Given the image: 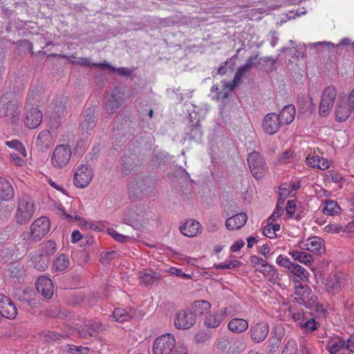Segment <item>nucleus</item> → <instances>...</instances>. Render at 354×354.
Returning a JSON list of instances; mask_svg holds the SVG:
<instances>
[{"mask_svg": "<svg viewBox=\"0 0 354 354\" xmlns=\"http://www.w3.org/2000/svg\"><path fill=\"white\" fill-rule=\"evenodd\" d=\"M283 125L290 124L295 117V108L292 104H288L283 107L278 115Z\"/></svg>", "mask_w": 354, "mask_h": 354, "instance_id": "obj_24", "label": "nucleus"}, {"mask_svg": "<svg viewBox=\"0 0 354 354\" xmlns=\"http://www.w3.org/2000/svg\"><path fill=\"white\" fill-rule=\"evenodd\" d=\"M241 263L237 260L230 261L228 263H223L218 265H216L215 267L216 269H232L238 266H239Z\"/></svg>", "mask_w": 354, "mask_h": 354, "instance_id": "obj_54", "label": "nucleus"}, {"mask_svg": "<svg viewBox=\"0 0 354 354\" xmlns=\"http://www.w3.org/2000/svg\"><path fill=\"white\" fill-rule=\"evenodd\" d=\"M41 112L35 107L28 109L25 114L24 124L29 129H35L42 121Z\"/></svg>", "mask_w": 354, "mask_h": 354, "instance_id": "obj_16", "label": "nucleus"}, {"mask_svg": "<svg viewBox=\"0 0 354 354\" xmlns=\"http://www.w3.org/2000/svg\"><path fill=\"white\" fill-rule=\"evenodd\" d=\"M319 162V156H308L306 159V162L309 167L317 168V165Z\"/></svg>", "mask_w": 354, "mask_h": 354, "instance_id": "obj_62", "label": "nucleus"}, {"mask_svg": "<svg viewBox=\"0 0 354 354\" xmlns=\"http://www.w3.org/2000/svg\"><path fill=\"white\" fill-rule=\"evenodd\" d=\"M282 125L280 117L275 113H268L262 122L264 132L270 136L276 133Z\"/></svg>", "mask_w": 354, "mask_h": 354, "instance_id": "obj_10", "label": "nucleus"}, {"mask_svg": "<svg viewBox=\"0 0 354 354\" xmlns=\"http://www.w3.org/2000/svg\"><path fill=\"white\" fill-rule=\"evenodd\" d=\"M295 207H296V201H288L287 202V205H286L287 214H288L290 216H292L295 212Z\"/></svg>", "mask_w": 354, "mask_h": 354, "instance_id": "obj_63", "label": "nucleus"}, {"mask_svg": "<svg viewBox=\"0 0 354 354\" xmlns=\"http://www.w3.org/2000/svg\"><path fill=\"white\" fill-rule=\"evenodd\" d=\"M290 271L295 276L300 278L302 281H308L309 273L308 272L298 264L294 263L292 268H290Z\"/></svg>", "mask_w": 354, "mask_h": 354, "instance_id": "obj_38", "label": "nucleus"}, {"mask_svg": "<svg viewBox=\"0 0 354 354\" xmlns=\"http://www.w3.org/2000/svg\"><path fill=\"white\" fill-rule=\"evenodd\" d=\"M247 220V214L244 212H241L227 218L225 225L229 230H236L241 229L245 224Z\"/></svg>", "mask_w": 354, "mask_h": 354, "instance_id": "obj_19", "label": "nucleus"}, {"mask_svg": "<svg viewBox=\"0 0 354 354\" xmlns=\"http://www.w3.org/2000/svg\"><path fill=\"white\" fill-rule=\"evenodd\" d=\"M49 261L48 255L41 254L35 259V266L38 270L44 271L48 268Z\"/></svg>", "mask_w": 354, "mask_h": 354, "instance_id": "obj_39", "label": "nucleus"}, {"mask_svg": "<svg viewBox=\"0 0 354 354\" xmlns=\"http://www.w3.org/2000/svg\"><path fill=\"white\" fill-rule=\"evenodd\" d=\"M72 150L69 145L62 144L56 146L51 155V164L55 169L64 168L70 161Z\"/></svg>", "mask_w": 354, "mask_h": 354, "instance_id": "obj_1", "label": "nucleus"}, {"mask_svg": "<svg viewBox=\"0 0 354 354\" xmlns=\"http://www.w3.org/2000/svg\"><path fill=\"white\" fill-rule=\"evenodd\" d=\"M341 212V208L337 203L333 200L326 201L324 203L323 212L327 215L333 216L339 214Z\"/></svg>", "mask_w": 354, "mask_h": 354, "instance_id": "obj_32", "label": "nucleus"}, {"mask_svg": "<svg viewBox=\"0 0 354 354\" xmlns=\"http://www.w3.org/2000/svg\"><path fill=\"white\" fill-rule=\"evenodd\" d=\"M247 160L252 176L257 180L261 179L268 169L264 158L260 153L252 151L248 154Z\"/></svg>", "mask_w": 354, "mask_h": 354, "instance_id": "obj_2", "label": "nucleus"}, {"mask_svg": "<svg viewBox=\"0 0 354 354\" xmlns=\"http://www.w3.org/2000/svg\"><path fill=\"white\" fill-rule=\"evenodd\" d=\"M106 329L100 322L97 320H88L83 326H80L77 329V333L82 338L88 339L91 337L96 336L99 333Z\"/></svg>", "mask_w": 354, "mask_h": 354, "instance_id": "obj_9", "label": "nucleus"}, {"mask_svg": "<svg viewBox=\"0 0 354 354\" xmlns=\"http://www.w3.org/2000/svg\"><path fill=\"white\" fill-rule=\"evenodd\" d=\"M284 201L281 198H278L276 208L272 215L269 217V221H276L277 218H279L283 212V206Z\"/></svg>", "mask_w": 354, "mask_h": 354, "instance_id": "obj_43", "label": "nucleus"}, {"mask_svg": "<svg viewBox=\"0 0 354 354\" xmlns=\"http://www.w3.org/2000/svg\"><path fill=\"white\" fill-rule=\"evenodd\" d=\"M223 320V318L221 315L219 313H213L209 315L205 318L204 323L207 328H214L219 326Z\"/></svg>", "mask_w": 354, "mask_h": 354, "instance_id": "obj_33", "label": "nucleus"}, {"mask_svg": "<svg viewBox=\"0 0 354 354\" xmlns=\"http://www.w3.org/2000/svg\"><path fill=\"white\" fill-rule=\"evenodd\" d=\"M257 270L263 273L264 275L270 274L272 277H277L278 273L277 270H275L274 267L268 264L263 266V268H257Z\"/></svg>", "mask_w": 354, "mask_h": 354, "instance_id": "obj_48", "label": "nucleus"}, {"mask_svg": "<svg viewBox=\"0 0 354 354\" xmlns=\"http://www.w3.org/2000/svg\"><path fill=\"white\" fill-rule=\"evenodd\" d=\"M180 232L188 237H194L201 232V224L193 219L186 221L180 227Z\"/></svg>", "mask_w": 354, "mask_h": 354, "instance_id": "obj_20", "label": "nucleus"}, {"mask_svg": "<svg viewBox=\"0 0 354 354\" xmlns=\"http://www.w3.org/2000/svg\"><path fill=\"white\" fill-rule=\"evenodd\" d=\"M344 284V277L340 274H330L326 279L325 287L328 292H338Z\"/></svg>", "mask_w": 354, "mask_h": 354, "instance_id": "obj_18", "label": "nucleus"}, {"mask_svg": "<svg viewBox=\"0 0 354 354\" xmlns=\"http://www.w3.org/2000/svg\"><path fill=\"white\" fill-rule=\"evenodd\" d=\"M68 97L64 95L57 96L53 101L50 119L55 120L58 123L68 113L66 104Z\"/></svg>", "mask_w": 354, "mask_h": 354, "instance_id": "obj_8", "label": "nucleus"}, {"mask_svg": "<svg viewBox=\"0 0 354 354\" xmlns=\"http://www.w3.org/2000/svg\"><path fill=\"white\" fill-rule=\"evenodd\" d=\"M318 324L313 318L304 320V322H299V326L302 328H305L306 331H314L317 328Z\"/></svg>", "mask_w": 354, "mask_h": 354, "instance_id": "obj_45", "label": "nucleus"}, {"mask_svg": "<svg viewBox=\"0 0 354 354\" xmlns=\"http://www.w3.org/2000/svg\"><path fill=\"white\" fill-rule=\"evenodd\" d=\"M36 288L39 293L46 299H49L53 295V284L52 281L45 276L39 277L36 281Z\"/></svg>", "mask_w": 354, "mask_h": 354, "instance_id": "obj_15", "label": "nucleus"}, {"mask_svg": "<svg viewBox=\"0 0 354 354\" xmlns=\"http://www.w3.org/2000/svg\"><path fill=\"white\" fill-rule=\"evenodd\" d=\"M15 295L19 301L28 304H32L35 297V292L31 289L19 288Z\"/></svg>", "mask_w": 354, "mask_h": 354, "instance_id": "obj_26", "label": "nucleus"}, {"mask_svg": "<svg viewBox=\"0 0 354 354\" xmlns=\"http://www.w3.org/2000/svg\"><path fill=\"white\" fill-rule=\"evenodd\" d=\"M295 294L297 296L296 299H299V303L304 305L310 304V301L313 299V297H310V290L301 284L296 286Z\"/></svg>", "mask_w": 354, "mask_h": 354, "instance_id": "obj_27", "label": "nucleus"}, {"mask_svg": "<svg viewBox=\"0 0 354 354\" xmlns=\"http://www.w3.org/2000/svg\"><path fill=\"white\" fill-rule=\"evenodd\" d=\"M248 326V321L242 318L232 319L227 324L229 330L235 333H241L245 331Z\"/></svg>", "mask_w": 354, "mask_h": 354, "instance_id": "obj_23", "label": "nucleus"}, {"mask_svg": "<svg viewBox=\"0 0 354 354\" xmlns=\"http://www.w3.org/2000/svg\"><path fill=\"white\" fill-rule=\"evenodd\" d=\"M10 158L11 163L15 166L21 167L25 164L24 158L20 157L17 153H10Z\"/></svg>", "mask_w": 354, "mask_h": 354, "instance_id": "obj_52", "label": "nucleus"}, {"mask_svg": "<svg viewBox=\"0 0 354 354\" xmlns=\"http://www.w3.org/2000/svg\"><path fill=\"white\" fill-rule=\"evenodd\" d=\"M71 62L80 66L102 67V63L92 64L88 58H78L77 60H71Z\"/></svg>", "mask_w": 354, "mask_h": 354, "instance_id": "obj_51", "label": "nucleus"}, {"mask_svg": "<svg viewBox=\"0 0 354 354\" xmlns=\"http://www.w3.org/2000/svg\"><path fill=\"white\" fill-rule=\"evenodd\" d=\"M50 230V221L46 216L36 219L30 226V237L33 241L41 240Z\"/></svg>", "mask_w": 354, "mask_h": 354, "instance_id": "obj_6", "label": "nucleus"}, {"mask_svg": "<svg viewBox=\"0 0 354 354\" xmlns=\"http://www.w3.org/2000/svg\"><path fill=\"white\" fill-rule=\"evenodd\" d=\"M275 221H269L268 219V224L263 227V234L270 239L276 237V232L280 230V225L279 223H274Z\"/></svg>", "mask_w": 354, "mask_h": 354, "instance_id": "obj_31", "label": "nucleus"}, {"mask_svg": "<svg viewBox=\"0 0 354 354\" xmlns=\"http://www.w3.org/2000/svg\"><path fill=\"white\" fill-rule=\"evenodd\" d=\"M322 240L317 236L309 238L306 241V242L300 243L301 249L308 250L315 254L321 253L320 250L322 248Z\"/></svg>", "mask_w": 354, "mask_h": 354, "instance_id": "obj_21", "label": "nucleus"}, {"mask_svg": "<svg viewBox=\"0 0 354 354\" xmlns=\"http://www.w3.org/2000/svg\"><path fill=\"white\" fill-rule=\"evenodd\" d=\"M191 127L192 129L189 132L190 138L196 141L201 140L203 134L201 125L196 122L195 125L192 124Z\"/></svg>", "mask_w": 354, "mask_h": 354, "instance_id": "obj_44", "label": "nucleus"}, {"mask_svg": "<svg viewBox=\"0 0 354 354\" xmlns=\"http://www.w3.org/2000/svg\"><path fill=\"white\" fill-rule=\"evenodd\" d=\"M337 96L336 88L333 86L326 87L322 95L319 107V113L322 116H326L332 109Z\"/></svg>", "mask_w": 354, "mask_h": 354, "instance_id": "obj_5", "label": "nucleus"}, {"mask_svg": "<svg viewBox=\"0 0 354 354\" xmlns=\"http://www.w3.org/2000/svg\"><path fill=\"white\" fill-rule=\"evenodd\" d=\"M6 145L8 147L15 149L24 158H26L27 156L26 150L25 147H24V145L19 141H18L17 140L6 141Z\"/></svg>", "mask_w": 354, "mask_h": 354, "instance_id": "obj_40", "label": "nucleus"}, {"mask_svg": "<svg viewBox=\"0 0 354 354\" xmlns=\"http://www.w3.org/2000/svg\"><path fill=\"white\" fill-rule=\"evenodd\" d=\"M250 70H251V68H249L248 66H247V65H245V64L241 66L240 67H239V68L237 69V71L235 73L236 80L241 81L243 76L245 73H248Z\"/></svg>", "mask_w": 354, "mask_h": 354, "instance_id": "obj_57", "label": "nucleus"}, {"mask_svg": "<svg viewBox=\"0 0 354 354\" xmlns=\"http://www.w3.org/2000/svg\"><path fill=\"white\" fill-rule=\"evenodd\" d=\"M69 266L68 257L64 254H61L57 257L53 265V270L55 272H62Z\"/></svg>", "mask_w": 354, "mask_h": 354, "instance_id": "obj_34", "label": "nucleus"}, {"mask_svg": "<svg viewBox=\"0 0 354 354\" xmlns=\"http://www.w3.org/2000/svg\"><path fill=\"white\" fill-rule=\"evenodd\" d=\"M279 197L284 201L288 196L290 193L292 191L291 186L288 184H282L279 187Z\"/></svg>", "mask_w": 354, "mask_h": 354, "instance_id": "obj_55", "label": "nucleus"}, {"mask_svg": "<svg viewBox=\"0 0 354 354\" xmlns=\"http://www.w3.org/2000/svg\"><path fill=\"white\" fill-rule=\"evenodd\" d=\"M196 322L194 315L188 310H180L177 313L174 320V325L178 329L190 328Z\"/></svg>", "mask_w": 354, "mask_h": 354, "instance_id": "obj_13", "label": "nucleus"}, {"mask_svg": "<svg viewBox=\"0 0 354 354\" xmlns=\"http://www.w3.org/2000/svg\"><path fill=\"white\" fill-rule=\"evenodd\" d=\"M65 337H66V335L59 334L55 331H47L44 333V340L47 342L57 340Z\"/></svg>", "mask_w": 354, "mask_h": 354, "instance_id": "obj_47", "label": "nucleus"}, {"mask_svg": "<svg viewBox=\"0 0 354 354\" xmlns=\"http://www.w3.org/2000/svg\"><path fill=\"white\" fill-rule=\"evenodd\" d=\"M174 351V354H187V349L183 344H178Z\"/></svg>", "mask_w": 354, "mask_h": 354, "instance_id": "obj_64", "label": "nucleus"}, {"mask_svg": "<svg viewBox=\"0 0 354 354\" xmlns=\"http://www.w3.org/2000/svg\"><path fill=\"white\" fill-rule=\"evenodd\" d=\"M96 125V116L94 109L88 108L82 113V120L80 123V129L83 132L88 133Z\"/></svg>", "mask_w": 354, "mask_h": 354, "instance_id": "obj_17", "label": "nucleus"}, {"mask_svg": "<svg viewBox=\"0 0 354 354\" xmlns=\"http://www.w3.org/2000/svg\"><path fill=\"white\" fill-rule=\"evenodd\" d=\"M343 227L336 223L329 224L324 228L325 232L329 233H339L342 230Z\"/></svg>", "mask_w": 354, "mask_h": 354, "instance_id": "obj_60", "label": "nucleus"}, {"mask_svg": "<svg viewBox=\"0 0 354 354\" xmlns=\"http://www.w3.org/2000/svg\"><path fill=\"white\" fill-rule=\"evenodd\" d=\"M327 178L336 183H342L344 180L343 176L337 172L329 171L328 172Z\"/></svg>", "mask_w": 354, "mask_h": 354, "instance_id": "obj_53", "label": "nucleus"}, {"mask_svg": "<svg viewBox=\"0 0 354 354\" xmlns=\"http://www.w3.org/2000/svg\"><path fill=\"white\" fill-rule=\"evenodd\" d=\"M297 351L298 348L296 341L290 339L284 345L281 354H297Z\"/></svg>", "mask_w": 354, "mask_h": 354, "instance_id": "obj_42", "label": "nucleus"}, {"mask_svg": "<svg viewBox=\"0 0 354 354\" xmlns=\"http://www.w3.org/2000/svg\"><path fill=\"white\" fill-rule=\"evenodd\" d=\"M344 345L345 342L342 339L330 340L326 344V349L330 354H337Z\"/></svg>", "mask_w": 354, "mask_h": 354, "instance_id": "obj_36", "label": "nucleus"}, {"mask_svg": "<svg viewBox=\"0 0 354 354\" xmlns=\"http://www.w3.org/2000/svg\"><path fill=\"white\" fill-rule=\"evenodd\" d=\"M250 263L257 270V268H263V266L267 265L268 262L261 257L254 255L250 257Z\"/></svg>", "mask_w": 354, "mask_h": 354, "instance_id": "obj_50", "label": "nucleus"}, {"mask_svg": "<svg viewBox=\"0 0 354 354\" xmlns=\"http://www.w3.org/2000/svg\"><path fill=\"white\" fill-rule=\"evenodd\" d=\"M276 262L279 266L287 268L290 270L294 265V263L291 262L289 258L281 254L277 258Z\"/></svg>", "mask_w": 354, "mask_h": 354, "instance_id": "obj_49", "label": "nucleus"}, {"mask_svg": "<svg viewBox=\"0 0 354 354\" xmlns=\"http://www.w3.org/2000/svg\"><path fill=\"white\" fill-rule=\"evenodd\" d=\"M211 308V304L205 300H198L194 301L190 308L187 309L189 312L194 315L196 319L198 315H203L209 311Z\"/></svg>", "mask_w": 354, "mask_h": 354, "instance_id": "obj_22", "label": "nucleus"}, {"mask_svg": "<svg viewBox=\"0 0 354 354\" xmlns=\"http://www.w3.org/2000/svg\"><path fill=\"white\" fill-rule=\"evenodd\" d=\"M176 340L173 335L167 333L158 337L153 345L154 354H171L176 347Z\"/></svg>", "mask_w": 354, "mask_h": 354, "instance_id": "obj_4", "label": "nucleus"}, {"mask_svg": "<svg viewBox=\"0 0 354 354\" xmlns=\"http://www.w3.org/2000/svg\"><path fill=\"white\" fill-rule=\"evenodd\" d=\"M351 107L348 104H342L337 105L335 111V118L337 121H345L350 115Z\"/></svg>", "mask_w": 354, "mask_h": 354, "instance_id": "obj_30", "label": "nucleus"}, {"mask_svg": "<svg viewBox=\"0 0 354 354\" xmlns=\"http://www.w3.org/2000/svg\"><path fill=\"white\" fill-rule=\"evenodd\" d=\"M269 325L265 322H259L250 328V337L256 343L263 342L268 335Z\"/></svg>", "mask_w": 354, "mask_h": 354, "instance_id": "obj_14", "label": "nucleus"}, {"mask_svg": "<svg viewBox=\"0 0 354 354\" xmlns=\"http://www.w3.org/2000/svg\"><path fill=\"white\" fill-rule=\"evenodd\" d=\"M109 233L116 241H118L122 242V243L126 242L128 240V239H129V237L127 236H124L123 234H121L118 233V232H116L114 230H109Z\"/></svg>", "mask_w": 354, "mask_h": 354, "instance_id": "obj_58", "label": "nucleus"}, {"mask_svg": "<svg viewBox=\"0 0 354 354\" xmlns=\"http://www.w3.org/2000/svg\"><path fill=\"white\" fill-rule=\"evenodd\" d=\"M14 197V190L10 183L6 179L0 177V198L8 201Z\"/></svg>", "mask_w": 354, "mask_h": 354, "instance_id": "obj_25", "label": "nucleus"}, {"mask_svg": "<svg viewBox=\"0 0 354 354\" xmlns=\"http://www.w3.org/2000/svg\"><path fill=\"white\" fill-rule=\"evenodd\" d=\"M112 316L116 322L121 323L129 320L133 317L123 308H115Z\"/></svg>", "mask_w": 354, "mask_h": 354, "instance_id": "obj_37", "label": "nucleus"}, {"mask_svg": "<svg viewBox=\"0 0 354 354\" xmlns=\"http://www.w3.org/2000/svg\"><path fill=\"white\" fill-rule=\"evenodd\" d=\"M294 159L293 153L290 151H286L281 154L279 158V162L281 164H287L292 162Z\"/></svg>", "mask_w": 354, "mask_h": 354, "instance_id": "obj_56", "label": "nucleus"}, {"mask_svg": "<svg viewBox=\"0 0 354 354\" xmlns=\"http://www.w3.org/2000/svg\"><path fill=\"white\" fill-rule=\"evenodd\" d=\"M91 169L87 165L80 166L74 174V183L80 188L86 187L92 179Z\"/></svg>", "mask_w": 354, "mask_h": 354, "instance_id": "obj_11", "label": "nucleus"}, {"mask_svg": "<svg viewBox=\"0 0 354 354\" xmlns=\"http://www.w3.org/2000/svg\"><path fill=\"white\" fill-rule=\"evenodd\" d=\"M139 277L145 285L152 284L155 281L160 279L159 273L153 270H142L139 272Z\"/></svg>", "mask_w": 354, "mask_h": 354, "instance_id": "obj_29", "label": "nucleus"}, {"mask_svg": "<svg viewBox=\"0 0 354 354\" xmlns=\"http://www.w3.org/2000/svg\"><path fill=\"white\" fill-rule=\"evenodd\" d=\"M52 136L49 131H41L37 139V143L41 146H48L51 141Z\"/></svg>", "mask_w": 354, "mask_h": 354, "instance_id": "obj_41", "label": "nucleus"}, {"mask_svg": "<svg viewBox=\"0 0 354 354\" xmlns=\"http://www.w3.org/2000/svg\"><path fill=\"white\" fill-rule=\"evenodd\" d=\"M289 254L295 260L306 265H310L314 260L310 254L304 251L292 250Z\"/></svg>", "mask_w": 354, "mask_h": 354, "instance_id": "obj_28", "label": "nucleus"}, {"mask_svg": "<svg viewBox=\"0 0 354 354\" xmlns=\"http://www.w3.org/2000/svg\"><path fill=\"white\" fill-rule=\"evenodd\" d=\"M34 211V205L31 198L26 195L22 196L19 200L15 214L17 222L21 225L26 223L31 219Z\"/></svg>", "mask_w": 354, "mask_h": 354, "instance_id": "obj_3", "label": "nucleus"}, {"mask_svg": "<svg viewBox=\"0 0 354 354\" xmlns=\"http://www.w3.org/2000/svg\"><path fill=\"white\" fill-rule=\"evenodd\" d=\"M318 165H317V169L324 170L329 167L330 162L329 160L324 157L319 156V162Z\"/></svg>", "mask_w": 354, "mask_h": 354, "instance_id": "obj_61", "label": "nucleus"}, {"mask_svg": "<svg viewBox=\"0 0 354 354\" xmlns=\"http://www.w3.org/2000/svg\"><path fill=\"white\" fill-rule=\"evenodd\" d=\"M7 100L6 95L0 100V117H9L12 122H17L20 114L19 106L14 102H7Z\"/></svg>", "mask_w": 354, "mask_h": 354, "instance_id": "obj_7", "label": "nucleus"}, {"mask_svg": "<svg viewBox=\"0 0 354 354\" xmlns=\"http://www.w3.org/2000/svg\"><path fill=\"white\" fill-rule=\"evenodd\" d=\"M1 317H4L7 319H15L17 315V309L15 305L10 301L0 312Z\"/></svg>", "mask_w": 354, "mask_h": 354, "instance_id": "obj_35", "label": "nucleus"}, {"mask_svg": "<svg viewBox=\"0 0 354 354\" xmlns=\"http://www.w3.org/2000/svg\"><path fill=\"white\" fill-rule=\"evenodd\" d=\"M102 67L104 66V67L110 68L113 71H116L118 72V73L122 76H129V75H131L132 71L127 68L120 67V68H115L112 67L111 65L109 64V63H107L106 62H104V63H102Z\"/></svg>", "mask_w": 354, "mask_h": 354, "instance_id": "obj_46", "label": "nucleus"}, {"mask_svg": "<svg viewBox=\"0 0 354 354\" xmlns=\"http://www.w3.org/2000/svg\"><path fill=\"white\" fill-rule=\"evenodd\" d=\"M44 247L46 250V252L44 254V255H48V257H49L50 255L55 253L56 249L55 242L49 241L44 244Z\"/></svg>", "mask_w": 354, "mask_h": 354, "instance_id": "obj_59", "label": "nucleus"}, {"mask_svg": "<svg viewBox=\"0 0 354 354\" xmlns=\"http://www.w3.org/2000/svg\"><path fill=\"white\" fill-rule=\"evenodd\" d=\"M125 101L124 95L118 88H115L111 93L106 104V110L109 114H113L122 106Z\"/></svg>", "mask_w": 354, "mask_h": 354, "instance_id": "obj_12", "label": "nucleus"}]
</instances>
